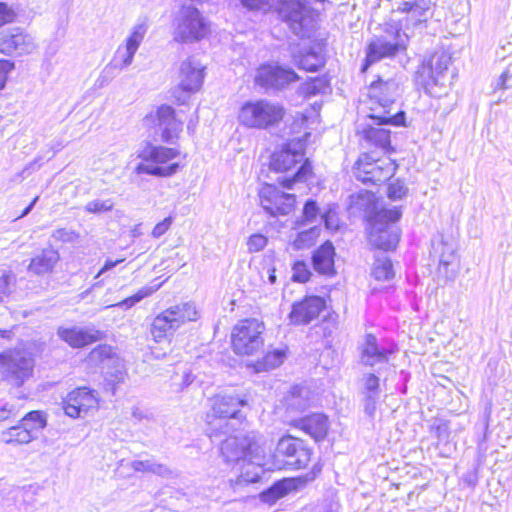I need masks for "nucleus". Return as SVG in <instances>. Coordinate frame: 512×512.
I'll return each mask as SVG.
<instances>
[{"label":"nucleus","mask_w":512,"mask_h":512,"mask_svg":"<svg viewBox=\"0 0 512 512\" xmlns=\"http://www.w3.org/2000/svg\"><path fill=\"white\" fill-rule=\"evenodd\" d=\"M36 48L34 38L20 27L0 31V53L2 54H31Z\"/></svg>","instance_id":"obj_18"},{"label":"nucleus","mask_w":512,"mask_h":512,"mask_svg":"<svg viewBox=\"0 0 512 512\" xmlns=\"http://www.w3.org/2000/svg\"><path fill=\"white\" fill-rule=\"evenodd\" d=\"M393 351L379 347L377 339L374 335L368 334L361 349V362L366 366H374L376 364L385 363L389 359Z\"/></svg>","instance_id":"obj_27"},{"label":"nucleus","mask_w":512,"mask_h":512,"mask_svg":"<svg viewBox=\"0 0 512 512\" xmlns=\"http://www.w3.org/2000/svg\"><path fill=\"white\" fill-rule=\"evenodd\" d=\"M123 261H124V259H117L115 261L110 260V259L106 260L104 265H103V267L97 273L96 278L100 277L102 274H104L107 271L111 270L112 268H114L118 264L122 263Z\"/></svg>","instance_id":"obj_64"},{"label":"nucleus","mask_w":512,"mask_h":512,"mask_svg":"<svg viewBox=\"0 0 512 512\" xmlns=\"http://www.w3.org/2000/svg\"><path fill=\"white\" fill-rule=\"evenodd\" d=\"M0 371L12 386L21 387L33 377L34 359L23 349L5 350L0 353Z\"/></svg>","instance_id":"obj_8"},{"label":"nucleus","mask_w":512,"mask_h":512,"mask_svg":"<svg viewBox=\"0 0 512 512\" xmlns=\"http://www.w3.org/2000/svg\"><path fill=\"white\" fill-rule=\"evenodd\" d=\"M57 335L73 348L84 347L101 339V332L78 327H59Z\"/></svg>","instance_id":"obj_24"},{"label":"nucleus","mask_w":512,"mask_h":512,"mask_svg":"<svg viewBox=\"0 0 512 512\" xmlns=\"http://www.w3.org/2000/svg\"><path fill=\"white\" fill-rule=\"evenodd\" d=\"M496 87L503 90L512 88V65L502 72Z\"/></svg>","instance_id":"obj_58"},{"label":"nucleus","mask_w":512,"mask_h":512,"mask_svg":"<svg viewBox=\"0 0 512 512\" xmlns=\"http://www.w3.org/2000/svg\"><path fill=\"white\" fill-rule=\"evenodd\" d=\"M311 455V449L303 440L286 435L279 439L272 457L278 469H302L309 464Z\"/></svg>","instance_id":"obj_9"},{"label":"nucleus","mask_w":512,"mask_h":512,"mask_svg":"<svg viewBox=\"0 0 512 512\" xmlns=\"http://www.w3.org/2000/svg\"><path fill=\"white\" fill-rule=\"evenodd\" d=\"M323 220L327 229L333 230L338 228V220L335 213L329 211L323 215Z\"/></svg>","instance_id":"obj_61"},{"label":"nucleus","mask_w":512,"mask_h":512,"mask_svg":"<svg viewBox=\"0 0 512 512\" xmlns=\"http://www.w3.org/2000/svg\"><path fill=\"white\" fill-rule=\"evenodd\" d=\"M285 116L284 107L269 100L246 102L240 109L238 119L248 128L269 129L277 126Z\"/></svg>","instance_id":"obj_6"},{"label":"nucleus","mask_w":512,"mask_h":512,"mask_svg":"<svg viewBox=\"0 0 512 512\" xmlns=\"http://www.w3.org/2000/svg\"><path fill=\"white\" fill-rule=\"evenodd\" d=\"M303 158L302 151L292 148L291 144L271 156L270 168L276 172H288L300 164L291 178L285 177L281 181L284 187L291 188L293 183L305 181L310 175L311 164L308 160L302 162Z\"/></svg>","instance_id":"obj_10"},{"label":"nucleus","mask_w":512,"mask_h":512,"mask_svg":"<svg viewBox=\"0 0 512 512\" xmlns=\"http://www.w3.org/2000/svg\"><path fill=\"white\" fill-rule=\"evenodd\" d=\"M286 358V353L282 349H275L265 354L262 360L257 361L253 367L255 372H263L280 366Z\"/></svg>","instance_id":"obj_37"},{"label":"nucleus","mask_w":512,"mask_h":512,"mask_svg":"<svg viewBox=\"0 0 512 512\" xmlns=\"http://www.w3.org/2000/svg\"><path fill=\"white\" fill-rule=\"evenodd\" d=\"M432 251L434 254L438 255L439 263H459L454 243L446 240L443 235H440L437 239L433 240Z\"/></svg>","instance_id":"obj_33"},{"label":"nucleus","mask_w":512,"mask_h":512,"mask_svg":"<svg viewBox=\"0 0 512 512\" xmlns=\"http://www.w3.org/2000/svg\"><path fill=\"white\" fill-rule=\"evenodd\" d=\"M324 81L318 78L312 80V82L307 86L305 92L308 94H317L322 89Z\"/></svg>","instance_id":"obj_63"},{"label":"nucleus","mask_w":512,"mask_h":512,"mask_svg":"<svg viewBox=\"0 0 512 512\" xmlns=\"http://www.w3.org/2000/svg\"><path fill=\"white\" fill-rule=\"evenodd\" d=\"M351 209L354 211H363L369 215V219L375 215L376 212L380 211L376 202V197L369 191H362L356 195H351Z\"/></svg>","instance_id":"obj_31"},{"label":"nucleus","mask_w":512,"mask_h":512,"mask_svg":"<svg viewBox=\"0 0 512 512\" xmlns=\"http://www.w3.org/2000/svg\"><path fill=\"white\" fill-rule=\"evenodd\" d=\"M451 56L444 52L432 54L417 70L419 82L426 93L433 97L446 95L451 84L448 68L451 64Z\"/></svg>","instance_id":"obj_4"},{"label":"nucleus","mask_w":512,"mask_h":512,"mask_svg":"<svg viewBox=\"0 0 512 512\" xmlns=\"http://www.w3.org/2000/svg\"><path fill=\"white\" fill-rule=\"evenodd\" d=\"M149 25L147 21L143 20L136 23L130 30L129 35L125 39L126 46L137 51L140 47L145 35L148 31Z\"/></svg>","instance_id":"obj_41"},{"label":"nucleus","mask_w":512,"mask_h":512,"mask_svg":"<svg viewBox=\"0 0 512 512\" xmlns=\"http://www.w3.org/2000/svg\"><path fill=\"white\" fill-rule=\"evenodd\" d=\"M264 324L257 319L239 321L232 331V347L236 354L253 355L264 345Z\"/></svg>","instance_id":"obj_12"},{"label":"nucleus","mask_w":512,"mask_h":512,"mask_svg":"<svg viewBox=\"0 0 512 512\" xmlns=\"http://www.w3.org/2000/svg\"><path fill=\"white\" fill-rule=\"evenodd\" d=\"M173 40L178 43H193L204 38L209 26L200 11L193 5H182L173 19Z\"/></svg>","instance_id":"obj_7"},{"label":"nucleus","mask_w":512,"mask_h":512,"mask_svg":"<svg viewBox=\"0 0 512 512\" xmlns=\"http://www.w3.org/2000/svg\"><path fill=\"white\" fill-rule=\"evenodd\" d=\"M14 69V63L10 60H0V90L4 88L8 74Z\"/></svg>","instance_id":"obj_57"},{"label":"nucleus","mask_w":512,"mask_h":512,"mask_svg":"<svg viewBox=\"0 0 512 512\" xmlns=\"http://www.w3.org/2000/svg\"><path fill=\"white\" fill-rule=\"evenodd\" d=\"M398 89V83L394 79H378L372 82L368 90V118L377 121L378 124L403 125L405 113L395 108Z\"/></svg>","instance_id":"obj_1"},{"label":"nucleus","mask_w":512,"mask_h":512,"mask_svg":"<svg viewBox=\"0 0 512 512\" xmlns=\"http://www.w3.org/2000/svg\"><path fill=\"white\" fill-rule=\"evenodd\" d=\"M326 308V301L320 296H307L292 306L289 314L290 323L294 325H307L317 319Z\"/></svg>","instance_id":"obj_21"},{"label":"nucleus","mask_w":512,"mask_h":512,"mask_svg":"<svg viewBox=\"0 0 512 512\" xmlns=\"http://www.w3.org/2000/svg\"><path fill=\"white\" fill-rule=\"evenodd\" d=\"M371 275L378 281H386L394 276L393 266L387 257H376Z\"/></svg>","instance_id":"obj_40"},{"label":"nucleus","mask_w":512,"mask_h":512,"mask_svg":"<svg viewBox=\"0 0 512 512\" xmlns=\"http://www.w3.org/2000/svg\"><path fill=\"white\" fill-rule=\"evenodd\" d=\"M437 272L438 275L443 277L445 280L453 281L459 272V263H439Z\"/></svg>","instance_id":"obj_54"},{"label":"nucleus","mask_w":512,"mask_h":512,"mask_svg":"<svg viewBox=\"0 0 512 512\" xmlns=\"http://www.w3.org/2000/svg\"><path fill=\"white\" fill-rule=\"evenodd\" d=\"M432 0H415L414 3H405L404 10H407L411 17L417 18L418 22L426 21L427 12L430 9Z\"/></svg>","instance_id":"obj_44"},{"label":"nucleus","mask_w":512,"mask_h":512,"mask_svg":"<svg viewBox=\"0 0 512 512\" xmlns=\"http://www.w3.org/2000/svg\"><path fill=\"white\" fill-rule=\"evenodd\" d=\"M299 79L295 71L278 64H266L257 69L255 83L266 90H281Z\"/></svg>","instance_id":"obj_16"},{"label":"nucleus","mask_w":512,"mask_h":512,"mask_svg":"<svg viewBox=\"0 0 512 512\" xmlns=\"http://www.w3.org/2000/svg\"><path fill=\"white\" fill-rule=\"evenodd\" d=\"M244 405L246 400L237 396L214 397L211 410L206 415L208 436L213 439L235 432L244 419L240 412V407Z\"/></svg>","instance_id":"obj_2"},{"label":"nucleus","mask_w":512,"mask_h":512,"mask_svg":"<svg viewBox=\"0 0 512 512\" xmlns=\"http://www.w3.org/2000/svg\"><path fill=\"white\" fill-rule=\"evenodd\" d=\"M98 398L95 391L79 387L69 392L63 401L65 414L71 418H82L92 409H97Z\"/></svg>","instance_id":"obj_20"},{"label":"nucleus","mask_w":512,"mask_h":512,"mask_svg":"<svg viewBox=\"0 0 512 512\" xmlns=\"http://www.w3.org/2000/svg\"><path fill=\"white\" fill-rule=\"evenodd\" d=\"M130 466L137 472H149L166 478L173 476V471L169 467L157 463L154 459L135 460L131 462Z\"/></svg>","instance_id":"obj_35"},{"label":"nucleus","mask_w":512,"mask_h":512,"mask_svg":"<svg viewBox=\"0 0 512 512\" xmlns=\"http://www.w3.org/2000/svg\"><path fill=\"white\" fill-rule=\"evenodd\" d=\"M36 436L31 434V429L20 423L16 426H12L0 434V440L9 445H22L30 443Z\"/></svg>","instance_id":"obj_30"},{"label":"nucleus","mask_w":512,"mask_h":512,"mask_svg":"<svg viewBox=\"0 0 512 512\" xmlns=\"http://www.w3.org/2000/svg\"><path fill=\"white\" fill-rule=\"evenodd\" d=\"M158 128L161 132V139L164 142H172L178 138L182 130V122L175 117L174 109L168 105H162L156 112Z\"/></svg>","instance_id":"obj_23"},{"label":"nucleus","mask_w":512,"mask_h":512,"mask_svg":"<svg viewBox=\"0 0 512 512\" xmlns=\"http://www.w3.org/2000/svg\"><path fill=\"white\" fill-rule=\"evenodd\" d=\"M178 79V88L173 93L177 102L184 104L190 93L201 88L204 80V66L195 58H187L180 64Z\"/></svg>","instance_id":"obj_14"},{"label":"nucleus","mask_w":512,"mask_h":512,"mask_svg":"<svg viewBox=\"0 0 512 512\" xmlns=\"http://www.w3.org/2000/svg\"><path fill=\"white\" fill-rule=\"evenodd\" d=\"M317 214H318V207H317L316 202L311 199L308 200L305 203L304 208H303L302 220L297 221L296 225L301 226L306 223H312L315 220V218L317 217Z\"/></svg>","instance_id":"obj_50"},{"label":"nucleus","mask_w":512,"mask_h":512,"mask_svg":"<svg viewBox=\"0 0 512 512\" xmlns=\"http://www.w3.org/2000/svg\"><path fill=\"white\" fill-rule=\"evenodd\" d=\"M19 410L15 405L6 403L0 407V422L18 416Z\"/></svg>","instance_id":"obj_59"},{"label":"nucleus","mask_w":512,"mask_h":512,"mask_svg":"<svg viewBox=\"0 0 512 512\" xmlns=\"http://www.w3.org/2000/svg\"><path fill=\"white\" fill-rule=\"evenodd\" d=\"M113 354L114 352L111 346L99 345L90 352L88 360L93 364L100 365L106 360H109Z\"/></svg>","instance_id":"obj_48"},{"label":"nucleus","mask_w":512,"mask_h":512,"mask_svg":"<svg viewBox=\"0 0 512 512\" xmlns=\"http://www.w3.org/2000/svg\"><path fill=\"white\" fill-rule=\"evenodd\" d=\"M334 256L335 249L333 244L326 241L314 252L312 256V263L315 271L327 276L334 275Z\"/></svg>","instance_id":"obj_28"},{"label":"nucleus","mask_w":512,"mask_h":512,"mask_svg":"<svg viewBox=\"0 0 512 512\" xmlns=\"http://www.w3.org/2000/svg\"><path fill=\"white\" fill-rule=\"evenodd\" d=\"M16 18L14 9L4 2H0V27L12 23Z\"/></svg>","instance_id":"obj_56"},{"label":"nucleus","mask_w":512,"mask_h":512,"mask_svg":"<svg viewBox=\"0 0 512 512\" xmlns=\"http://www.w3.org/2000/svg\"><path fill=\"white\" fill-rule=\"evenodd\" d=\"M170 315H167V310L156 316L151 324V333L156 341L162 339L167 332L175 331Z\"/></svg>","instance_id":"obj_38"},{"label":"nucleus","mask_w":512,"mask_h":512,"mask_svg":"<svg viewBox=\"0 0 512 512\" xmlns=\"http://www.w3.org/2000/svg\"><path fill=\"white\" fill-rule=\"evenodd\" d=\"M248 9H262L268 5V0H240Z\"/></svg>","instance_id":"obj_62"},{"label":"nucleus","mask_w":512,"mask_h":512,"mask_svg":"<svg viewBox=\"0 0 512 512\" xmlns=\"http://www.w3.org/2000/svg\"><path fill=\"white\" fill-rule=\"evenodd\" d=\"M167 315H170L176 329L182 324L195 321L198 318V311L195 305L191 303H183L167 309Z\"/></svg>","instance_id":"obj_32"},{"label":"nucleus","mask_w":512,"mask_h":512,"mask_svg":"<svg viewBox=\"0 0 512 512\" xmlns=\"http://www.w3.org/2000/svg\"><path fill=\"white\" fill-rule=\"evenodd\" d=\"M402 215L398 207L384 208L376 212L369 220V242L381 250L396 248L400 239V230L395 223Z\"/></svg>","instance_id":"obj_5"},{"label":"nucleus","mask_w":512,"mask_h":512,"mask_svg":"<svg viewBox=\"0 0 512 512\" xmlns=\"http://www.w3.org/2000/svg\"><path fill=\"white\" fill-rule=\"evenodd\" d=\"M15 284V276L12 271L0 270V303L10 296Z\"/></svg>","instance_id":"obj_47"},{"label":"nucleus","mask_w":512,"mask_h":512,"mask_svg":"<svg viewBox=\"0 0 512 512\" xmlns=\"http://www.w3.org/2000/svg\"><path fill=\"white\" fill-rule=\"evenodd\" d=\"M390 160H374L369 154H362L353 168L355 177L364 184H381L390 179L395 172Z\"/></svg>","instance_id":"obj_13"},{"label":"nucleus","mask_w":512,"mask_h":512,"mask_svg":"<svg viewBox=\"0 0 512 512\" xmlns=\"http://www.w3.org/2000/svg\"><path fill=\"white\" fill-rule=\"evenodd\" d=\"M267 245V238L262 234H253L249 237L247 247L250 252H258Z\"/></svg>","instance_id":"obj_55"},{"label":"nucleus","mask_w":512,"mask_h":512,"mask_svg":"<svg viewBox=\"0 0 512 512\" xmlns=\"http://www.w3.org/2000/svg\"><path fill=\"white\" fill-rule=\"evenodd\" d=\"M172 218L167 217L163 221L159 222L152 230V236L154 238L161 237L171 226Z\"/></svg>","instance_id":"obj_60"},{"label":"nucleus","mask_w":512,"mask_h":512,"mask_svg":"<svg viewBox=\"0 0 512 512\" xmlns=\"http://www.w3.org/2000/svg\"><path fill=\"white\" fill-rule=\"evenodd\" d=\"M59 259V253L56 250L52 248L44 249L31 260L28 270L36 275L49 273L53 270Z\"/></svg>","instance_id":"obj_29"},{"label":"nucleus","mask_w":512,"mask_h":512,"mask_svg":"<svg viewBox=\"0 0 512 512\" xmlns=\"http://www.w3.org/2000/svg\"><path fill=\"white\" fill-rule=\"evenodd\" d=\"M294 63L305 71H317L319 68L324 66V56L314 50H308L299 55H293Z\"/></svg>","instance_id":"obj_34"},{"label":"nucleus","mask_w":512,"mask_h":512,"mask_svg":"<svg viewBox=\"0 0 512 512\" xmlns=\"http://www.w3.org/2000/svg\"><path fill=\"white\" fill-rule=\"evenodd\" d=\"M51 237L57 242L72 243L79 238V234L72 229L60 228L53 231Z\"/></svg>","instance_id":"obj_52"},{"label":"nucleus","mask_w":512,"mask_h":512,"mask_svg":"<svg viewBox=\"0 0 512 512\" xmlns=\"http://www.w3.org/2000/svg\"><path fill=\"white\" fill-rule=\"evenodd\" d=\"M178 155L179 151L174 148L150 145L142 153L144 162L139 163L135 171L138 174L144 173L158 177L171 176L177 172L179 164H165L175 159Z\"/></svg>","instance_id":"obj_11"},{"label":"nucleus","mask_w":512,"mask_h":512,"mask_svg":"<svg viewBox=\"0 0 512 512\" xmlns=\"http://www.w3.org/2000/svg\"><path fill=\"white\" fill-rule=\"evenodd\" d=\"M319 232V228L314 226L308 230L298 233L297 237L293 241L294 248L297 250L309 248L316 241L317 237L319 236Z\"/></svg>","instance_id":"obj_43"},{"label":"nucleus","mask_w":512,"mask_h":512,"mask_svg":"<svg viewBox=\"0 0 512 512\" xmlns=\"http://www.w3.org/2000/svg\"><path fill=\"white\" fill-rule=\"evenodd\" d=\"M159 287H160V285L155 286V287H143L137 293L132 295L131 297H128V298H126V299H124V300H122V301H120V302H118L116 304L108 305V306H106V308L113 307V306H118V307H125L126 309H129L132 306H134L136 303L140 302L142 299L150 296Z\"/></svg>","instance_id":"obj_46"},{"label":"nucleus","mask_w":512,"mask_h":512,"mask_svg":"<svg viewBox=\"0 0 512 512\" xmlns=\"http://www.w3.org/2000/svg\"><path fill=\"white\" fill-rule=\"evenodd\" d=\"M136 52L137 51L126 46V44H124V46H119L113 61L106 67V69L109 67H114L116 69L123 70L129 67L133 62Z\"/></svg>","instance_id":"obj_42"},{"label":"nucleus","mask_w":512,"mask_h":512,"mask_svg":"<svg viewBox=\"0 0 512 512\" xmlns=\"http://www.w3.org/2000/svg\"><path fill=\"white\" fill-rule=\"evenodd\" d=\"M114 207V202L111 199H94L86 203L84 210L87 213L100 214L110 212Z\"/></svg>","instance_id":"obj_49"},{"label":"nucleus","mask_w":512,"mask_h":512,"mask_svg":"<svg viewBox=\"0 0 512 512\" xmlns=\"http://www.w3.org/2000/svg\"><path fill=\"white\" fill-rule=\"evenodd\" d=\"M292 424L296 428L303 430L316 441L324 439L329 429L328 418L320 413L294 420Z\"/></svg>","instance_id":"obj_26"},{"label":"nucleus","mask_w":512,"mask_h":512,"mask_svg":"<svg viewBox=\"0 0 512 512\" xmlns=\"http://www.w3.org/2000/svg\"><path fill=\"white\" fill-rule=\"evenodd\" d=\"M361 393L364 401V412L373 418L380 398V379L373 373H366L361 379Z\"/></svg>","instance_id":"obj_25"},{"label":"nucleus","mask_w":512,"mask_h":512,"mask_svg":"<svg viewBox=\"0 0 512 512\" xmlns=\"http://www.w3.org/2000/svg\"><path fill=\"white\" fill-rule=\"evenodd\" d=\"M260 204L271 216L288 215L295 207V195L266 184L259 191Z\"/></svg>","instance_id":"obj_19"},{"label":"nucleus","mask_w":512,"mask_h":512,"mask_svg":"<svg viewBox=\"0 0 512 512\" xmlns=\"http://www.w3.org/2000/svg\"><path fill=\"white\" fill-rule=\"evenodd\" d=\"M287 410L303 411L309 406L308 391L295 387L285 399Z\"/></svg>","instance_id":"obj_39"},{"label":"nucleus","mask_w":512,"mask_h":512,"mask_svg":"<svg viewBox=\"0 0 512 512\" xmlns=\"http://www.w3.org/2000/svg\"><path fill=\"white\" fill-rule=\"evenodd\" d=\"M280 14L295 35L301 38L309 36L314 27V19L312 11L305 1L290 0L285 2Z\"/></svg>","instance_id":"obj_15"},{"label":"nucleus","mask_w":512,"mask_h":512,"mask_svg":"<svg viewBox=\"0 0 512 512\" xmlns=\"http://www.w3.org/2000/svg\"><path fill=\"white\" fill-rule=\"evenodd\" d=\"M408 192V188L404 182L399 179L392 181L387 188V195L391 200H398L404 197Z\"/></svg>","instance_id":"obj_51"},{"label":"nucleus","mask_w":512,"mask_h":512,"mask_svg":"<svg viewBox=\"0 0 512 512\" xmlns=\"http://www.w3.org/2000/svg\"><path fill=\"white\" fill-rule=\"evenodd\" d=\"M220 452L226 463H237L243 460L262 466L266 452V439L254 431L244 435H229L221 442Z\"/></svg>","instance_id":"obj_3"},{"label":"nucleus","mask_w":512,"mask_h":512,"mask_svg":"<svg viewBox=\"0 0 512 512\" xmlns=\"http://www.w3.org/2000/svg\"><path fill=\"white\" fill-rule=\"evenodd\" d=\"M370 123L361 125L358 134L366 146L375 147L383 151L390 149V130L382 126L387 124H378L377 121L370 119Z\"/></svg>","instance_id":"obj_22"},{"label":"nucleus","mask_w":512,"mask_h":512,"mask_svg":"<svg viewBox=\"0 0 512 512\" xmlns=\"http://www.w3.org/2000/svg\"><path fill=\"white\" fill-rule=\"evenodd\" d=\"M405 35L400 30H396L395 34L381 36L373 40L367 48L366 63L363 66L365 71L368 65L381 60L385 57L395 56L400 51L406 49Z\"/></svg>","instance_id":"obj_17"},{"label":"nucleus","mask_w":512,"mask_h":512,"mask_svg":"<svg viewBox=\"0 0 512 512\" xmlns=\"http://www.w3.org/2000/svg\"><path fill=\"white\" fill-rule=\"evenodd\" d=\"M292 272V279L301 283L308 281L311 276L307 264L303 261H297L292 267Z\"/></svg>","instance_id":"obj_53"},{"label":"nucleus","mask_w":512,"mask_h":512,"mask_svg":"<svg viewBox=\"0 0 512 512\" xmlns=\"http://www.w3.org/2000/svg\"><path fill=\"white\" fill-rule=\"evenodd\" d=\"M21 422L24 426H27L28 429H31L32 435H35L36 432L42 430L47 424L45 416L40 411H31L27 413L21 419Z\"/></svg>","instance_id":"obj_45"},{"label":"nucleus","mask_w":512,"mask_h":512,"mask_svg":"<svg viewBox=\"0 0 512 512\" xmlns=\"http://www.w3.org/2000/svg\"><path fill=\"white\" fill-rule=\"evenodd\" d=\"M298 480L293 478L283 479L276 482L268 491L262 494L264 501H275L297 488Z\"/></svg>","instance_id":"obj_36"}]
</instances>
